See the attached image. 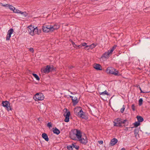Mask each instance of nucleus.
<instances>
[{"instance_id": "1", "label": "nucleus", "mask_w": 150, "mask_h": 150, "mask_svg": "<svg viewBox=\"0 0 150 150\" xmlns=\"http://www.w3.org/2000/svg\"><path fill=\"white\" fill-rule=\"evenodd\" d=\"M114 122L115 123L114 126L120 127L122 126L123 124L124 125H125L126 122L127 124L126 125H127L128 124V121L126 119L124 120L120 118H118L115 120Z\"/></svg>"}, {"instance_id": "2", "label": "nucleus", "mask_w": 150, "mask_h": 150, "mask_svg": "<svg viewBox=\"0 0 150 150\" xmlns=\"http://www.w3.org/2000/svg\"><path fill=\"white\" fill-rule=\"evenodd\" d=\"M106 72L107 73L113 74L116 76H120V74L118 71L112 67H108L107 68Z\"/></svg>"}, {"instance_id": "3", "label": "nucleus", "mask_w": 150, "mask_h": 150, "mask_svg": "<svg viewBox=\"0 0 150 150\" xmlns=\"http://www.w3.org/2000/svg\"><path fill=\"white\" fill-rule=\"evenodd\" d=\"M35 98L36 101L42 100L44 98V96L43 94L42 93H38L36 94L34 96V98Z\"/></svg>"}, {"instance_id": "4", "label": "nucleus", "mask_w": 150, "mask_h": 150, "mask_svg": "<svg viewBox=\"0 0 150 150\" xmlns=\"http://www.w3.org/2000/svg\"><path fill=\"white\" fill-rule=\"evenodd\" d=\"M2 104L3 107L6 108L8 111L12 110L11 106H10V104L9 101H3Z\"/></svg>"}, {"instance_id": "5", "label": "nucleus", "mask_w": 150, "mask_h": 150, "mask_svg": "<svg viewBox=\"0 0 150 150\" xmlns=\"http://www.w3.org/2000/svg\"><path fill=\"white\" fill-rule=\"evenodd\" d=\"M78 140L81 143L84 145H86L88 143L87 138L85 134L83 135Z\"/></svg>"}, {"instance_id": "6", "label": "nucleus", "mask_w": 150, "mask_h": 150, "mask_svg": "<svg viewBox=\"0 0 150 150\" xmlns=\"http://www.w3.org/2000/svg\"><path fill=\"white\" fill-rule=\"evenodd\" d=\"M42 29L43 32L46 33L52 32L50 25H44Z\"/></svg>"}, {"instance_id": "7", "label": "nucleus", "mask_w": 150, "mask_h": 150, "mask_svg": "<svg viewBox=\"0 0 150 150\" xmlns=\"http://www.w3.org/2000/svg\"><path fill=\"white\" fill-rule=\"evenodd\" d=\"M82 110L81 107H77L75 108L74 109V113L76 115L78 116V115H79V114L81 112Z\"/></svg>"}, {"instance_id": "8", "label": "nucleus", "mask_w": 150, "mask_h": 150, "mask_svg": "<svg viewBox=\"0 0 150 150\" xmlns=\"http://www.w3.org/2000/svg\"><path fill=\"white\" fill-rule=\"evenodd\" d=\"M78 116L82 119L86 120L88 119V116L85 115V112H83L82 110L81 112L79 114V115H78Z\"/></svg>"}, {"instance_id": "9", "label": "nucleus", "mask_w": 150, "mask_h": 150, "mask_svg": "<svg viewBox=\"0 0 150 150\" xmlns=\"http://www.w3.org/2000/svg\"><path fill=\"white\" fill-rule=\"evenodd\" d=\"M34 29V28L32 25L28 26L27 27V30L28 33L31 35H34L33 30Z\"/></svg>"}, {"instance_id": "10", "label": "nucleus", "mask_w": 150, "mask_h": 150, "mask_svg": "<svg viewBox=\"0 0 150 150\" xmlns=\"http://www.w3.org/2000/svg\"><path fill=\"white\" fill-rule=\"evenodd\" d=\"M50 65H47L46 66L45 68H43L41 69L42 72H43L45 73H48L50 72Z\"/></svg>"}, {"instance_id": "11", "label": "nucleus", "mask_w": 150, "mask_h": 150, "mask_svg": "<svg viewBox=\"0 0 150 150\" xmlns=\"http://www.w3.org/2000/svg\"><path fill=\"white\" fill-rule=\"evenodd\" d=\"M74 133L77 132V136H78V140L80 138H81L82 136L81 135V132L80 130L76 129L74 130Z\"/></svg>"}, {"instance_id": "12", "label": "nucleus", "mask_w": 150, "mask_h": 150, "mask_svg": "<svg viewBox=\"0 0 150 150\" xmlns=\"http://www.w3.org/2000/svg\"><path fill=\"white\" fill-rule=\"evenodd\" d=\"M50 26L52 32H53L54 30L59 29L60 27L59 25L56 24H55L53 25H51Z\"/></svg>"}, {"instance_id": "13", "label": "nucleus", "mask_w": 150, "mask_h": 150, "mask_svg": "<svg viewBox=\"0 0 150 150\" xmlns=\"http://www.w3.org/2000/svg\"><path fill=\"white\" fill-rule=\"evenodd\" d=\"M117 140L115 138L112 139L110 143V145L111 146H113L115 145L117 142Z\"/></svg>"}, {"instance_id": "14", "label": "nucleus", "mask_w": 150, "mask_h": 150, "mask_svg": "<svg viewBox=\"0 0 150 150\" xmlns=\"http://www.w3.org/2000/svg\"><path fill=\"white\" fill-rule=\"evenodd\" d=\"M33 32H34V35L35 34L39 35L41 33V30L40 29H38L37 27L34 28L33 30Z\"/></svg>"}, {"instance_id": "15", "label": "nucleus", "mask_w": 150, "mask_h": 150, "mask_svg": "<svg viewBox=\"0 0 150 150\" xmlns=\"http://www.w3.org/2000/svg\"><path fill=\"white\" fill-rule=\"evenodd\" d=\"M93 67L97 70H102L101 69V65L99 64H95Z\"/></svg>"}, {"instance_id": "16", "label": "nucleus", "mask_w": 150, "mask_h": 150, "mask_svg": "<svg viewBox=\"0 0 150 150\" xmlns=\"http://www.w3.org/2000/svg\"><path fill=\"white\" fill-rule=\"evenodd\" d=\"M70 137L73 140H77V138L75 137V134L74 133L73 131L70 133Z\"/></svg>"}, {"instance_id": "17", "label": "nucleus", "mask_w": 150, "mask_h": 150, "mask_svg": "<svg viewBox=\"0 0 150 150\" xmlns=\"http://www.w3.org/2000/svg\"><path fill=\"white\" fill-rule=\"evenodd\" d=\"M139 132V129L138 128H135L134 130V133L135 137L136 139H137L138 137H139V134L138 133Z\"/></svg>"}, {"instance_id": "18", "label": "nucleus", "mask_w": 150, "mask_h": 150, "mask_svg": "<svg viewBox=\"0 0 150 150\" xmlns=\"http://www.w3.org/2000/svg\"><path fill=\"white\" fill-rule=\"evenodd\" d=\"M42 137L47 142H48L49 139L47 134L45 133H43L42 135Z\"/></svg>"}, {"instance_id": "19", "label": "nucleus", "mask_w": 150, "mask_h": 150, "mask_svg": "<svg viewBox=\"0 0 150 150\" xmlns=\"http://www.w3.org/2000/svg\"><path fill=\"white\" fill-rule=\"evenodd\" d=\"M72 102L74 106L78 102L79 100H77V98L75 97L74 99H72Z\"/></svg>"}, {"instance_id": "20", "label": "nucleus", "mask_w": 150, "mask_h": 150, "mask_svg": "<svg viewBox=\"0 0 150 150\" xmlns=\"http://www.w3.org/2000/svg\"><path fill=\"white\" fill-rule=\"evenodd\" d=\"M53 132L54 134H55L57 135L59 134L60 133L59 130L56 127H55L53 130Z\"/></svg>"}, {"instance_id": "21", "label": "nucleus", "mask_w": 150, "mask_h": 150, "mask_svg": "<svg viewBox=\"0 0 150 150\" xmlns=\"http://www.w3.org/2000/svg\"><path fill=\"white\" fill-rule=\"evenodd\" d=\"M136 117L138 121L140 123L143 122L144 120L143 118L141 116H137Z\"/></svg>"}, {"instance_id": "22", "label": "nucleus", "mask_w": 150, "mask_h": 150, "mask_svg": "<svg viewBox=\"0 0 150 150\" xmlns=\"http://www.w3.org/2000/svg\"><path fill=\"white\" fill-rule=\"evenodd\" d=\"M109 54V53H108L107 52H105L102 55L101 57V58H108V57L110 55Z\"/></svg>"}, {"instance_id": "23", "label": "nucleus", "mask_w": 150, "mask_h": 150, "mask_svg": "<svg viewBox=\"0 0 150 150\" xmlns=\"http://www.w3.org/2000/svg\"><path fill=\"white\" fill-rule=\"evenodd\" d=\"M50 72H52L55 70L56 68L54 67L52 65H50Z\"/></svg>"}, {"instance_id": "24", "label": "nucleus", "mask_w": 150, "mask_h": 150, "mask_svg": "<svg viewBox=\"0 0 150 150\" xmlns=\"http://www.w3.org/2000/svg\"><path fill=\"white\" fill-rule=\"evenodd\" d=\"M33 76L37 80L39 81L40 80V78L36 74L33 73L32 74Z\"/></svg>"}, {"instance_id": "25", "label": "nucleus", "mask_w": 150, "mask_h": 150, "mask_svg": "<svg viewBox=\"0 0 150 150\" xmlns=\"http://www.w3.org/2000/svg\"><path fill=\"white\" fill-rule=\"evenodd\" d=\"M73 147L75 148L76 150H78L79 148V146L75 145L74 143H72Z\"/></svg>"}, {"instance_id": "26", "label": "nucleus", "mask_w": 150, "mask_h": 150, "mask_svg": "<svg viewBox=\"0 0 150 150\" xmlns=\"http://www.w3.org/2000/svg\"><path fill=\"white\" fill-rule=\"evenodd\" d=\"M140 125V123L139 122H136L134 123V127H137Z\"/></svg>"}, {"instance_id": "27", "label": "nucleus", "mask_w": 150, "mask_h": 150, "mask_svg": "<svg viewBox=\"0 0 150 150\" xmlns=\"http://www.w3.org/2000/svg\"><path fill=\"white\" fill-rule=\"evenodd\" d=\"M69 41L71 42L72 43V44L73 46V47L76 48H76V45L75 43L71 39H70L69 40Z\"/></svg>"}, {"instance_id": "28", "label": "nucleus", "mask_w": 150, "mask_h": 150, "mask_svg": "<svg viewBox=\"0 0 150 150\" xmlns=\"http://www.w3.org/2000/svg\"><path fill=\"white\" fill-rule=\"evenodd\" d=\"M13 12L14 13H21V11L18 10V9H16L15 8V9H14Z\"/></svg>"}, {"instance_id": "29", "label": "nucleus", "mask_w": 150, "mask_h": 150, "mask_svg": "<svg viewBox=\"0 0 150 150\" xmlns=\"http://www.w3.org/2000/svg\"><path fill=\"white\" fill-rule=\"evenodd\" d=\"M73 147L72 144L71 145L67 146V149L68 150H72Z\"/></svg>"}, {"instance_id": "30", "label": "nucleus", "mask_w": 150, "mask_h": 150, "mask_svg": "<svg viewBox=\"0 0 150 150\" xmlns=\"http://www.w3.org/2000/svg\"><path fill=\"white\" fill-rule=\"evenodd\" d=\"M13 32V29L11 28L9 30L8 32V34H9L11 35Z\"/></svg>"}, {"instance_id": "31", "label": "nucleus", "mask_w": 150, "mask_h": 150, "mask_svg": "<svg viewBox=\"0 0 150 150\" xmlns=\"http://www.w3.org/2000/svg\"><path fill=\"white\" fill-rule=\"evenodd\" d=\"M21 14L22 15L25 17H26L28 15V13H26V12L25 11L23 12H22L21 11Z\"/></svg>"}, {"instance_id": "32", "label": "nucleus", "mask_w": 150, "mask_h": 150, "mask_svg": "<svg viewBox=\"0 0 150 150\" xmlns=\"http://www.w3.org/2000/svg\"><path fill=\"white\" fill-rule=\"evenodd\" d=\"M143 100L142 98H140L139 100V105H141L142 104Z\"/></svg>"}, {"instance_id": "33", "label": "nucleus", "mask_w": 150, "mask_h": 150, "mask_svg": "<svg viewBox=\"0 0 150 150\" xmlns=\"http://www.w3.org/2000/svg\"><path fill=\"white\" fill-rule=\"evenodd\" d=\"M99 93L100 95H102V94H103V95H109L108 93V92H107L106 91H104L103 92L101 93Z\"/></svg>"}, {"instance_id": "34", "label": "nucleus", "mask_w": 150, "mask_h": 150, "mask_svg": "<svg viewBox=\"0 0 150 150\" xmlns=\"http://www.w3.org/2000/svg\"><path fill=\"white\" fill-rule=\"evenodd\" d=\"M8 8L11 10L13 11H14V9H15V8L14 6H12V5H9V6L8 7Z\"/></svg>"}, {"instance_id": "35", "label": "nucleus", "mask_w": 150, "mask_h": 150, "mask_svg": "<svg viewBox=\"0 0 150 150\" xmlns=\"http://www.w3.org/2000/svg\"><path fill=\"white\" fill-rule=\"evenodd\" d=\"M96 46V45L94 44H92L91 45H89V49H93V48L95 47Z\"/></svg>"}, {"instance_id": "36", "label": "nucleus", "mask_w": 150, "mask_h": 150, "mask_svg": "<svg viewBox=\"0 0 150 150\" xmlns=\"http://www.w3.org/2000/svg\"><path fill=\"white\" fill-rule=\"evenodd\" d=\"M11 35L10 34H7L6 37V40H9L10 39L11 37Z\"/></svg>"}, {"instance_id": "37", "label": "nucleus", "mask_w": 150, "mask_h": 150, "mask_svg": "<svg viewBox=\"0 0 150 150\" xmlns=\"http://www.w3.org/2000/svg\"><path fill=\"white\" fill-rule=\"evenodd\" d=\"M65 117V118L64 120V121L66 122H68L69 121V117Z\"/></svg>"}, {"instance_id": "38", "label": "nucleus", "mask_w": 150, "mask_h": 150, "mask_svg": "<svg viewBox=\"0 0 150 150\" xmlns=\"http://www.w3.org/2000/svg\"><path fill=\"white\" fill-rule=\"evenodd\" d=\"M47 126L50 128L52 127V124L51 122H49L47 124Z\"/></svg>"}, {"instance_id": "39", "label": "nucleus", "mask_w": 150, "mask_h": 150, "mask_svg": "<svg viewBox=\"0 0 150 150\" xmlns=\"http://www.w3.org/2000/svg\"><path fill=\"white\" fill-rule=\"evenodd\" d=\"M125 105H124L123 106V107L120 109V111L122 113L124 110H125Z\"/></svg>"}, {"instance_id": "40", "label": "nucleus", "mask_w": 150, "mask_h": 150, "mask_svg": "<svg viewBox=\"0 0 150 150\" xmlns=\"http://www.w3.org/2000/svg\"><path fill=\"white\" fill-rule=\"evenodd\" d=\"M64 115L65 116L69 117V116L70 115V112L69 111L68 112H67L66 113V114L65 115Z\"/></svg>"}, {"instance_id": "41", "label": "nucleus", "mask_w": 150, "mask_h": 150, "mask_svg": "<svg viewBox=\"0 0 150 150\" xmlns=\"http://www.w3.org/2000/svg\"><path fill=\"white\" fill-rule=\"evenodd\" d=\"M113 51L111 49V50H108V52H108V53H109V54L110 55V54H112Z\"/></svg>"}, {"instance_id": "42", "label": "nucleus", "mask_w": 150, "mask_h": 150, "mask_svg": "<svg viewBox=\"0 0 150 150\" xmlns=\"http://www.w3.org/2000/svg\"><path fill=\"white\" fill-rule=\"evenodd\" d=\"M132 109L133 111L135 110V106L134 104H133L132 105Z\"/></svg>"}, {"instance_id": "43", "label": "nucleus", "mask_w": 150, "mask_h": 150, "mask_svg": "<svg viewBox=\"0 0 150 150\" xmlns=\"http://www.w3.org/2000/svg\"><path fill=\"white\" fill-rule=\"evenodd\" d=\"M117 46L116 45H114V46L111 48V49L113 51L116 48Z\"/></svg>"}, {"instance_id": "44", "label": "nucleus", "mask_w": 150, "mask_h": 150, "mask_svg": "<svg viewBox=\"0 0 150 150\" xmlns=\"http://www.w3.org/2000/svg\"><path fill=\"white\" fill-rule=\"evenodd\" d=\"M83 47V46H82V44H81V45H76V47H77L76 48H82V47Z\"/></svg>"}, {"instance_id": "45", "label": "nucleus", "mask_w": 150, "mask_h": 150, "mask_svg": "<svg viewBox=\"0 0 150 150\" xmlns=\"http://www.w3.org/2000/svg\"><path fill=\"white\" fill-rule=\"evenodd\" d=\"M85 48L86 50H89V45H86L85 47Z\"/></svg>"}, {"instance_id": "46", "label": "nucleus", "mask_w": 150, "mask_h": 150, "mask_svg": "<svg viewBox=\"0 0 150 150\" xmlns=\"http://www.w3.org/2000/svg\"><path fill=\"white\" fill-rule=\"evenodd\" d=\"M29 50L30 52H33L34 51L33 49L32 48H30L29 49Z\"/></svg>"}, {"instance_id": "47", "label": "nucleus", "mask_w": 150, "mask_h": 150, "mask_svg": "<svg viewBox=\"0 0 150 150\" xmlns=\"http://www.w3.org/2000/svg\"><path fill=\"white\" fill-rule=\"evenodd\" d=\"M98 143L99 144H103V142L102 140L98 141Z\"/></svg>"}, {"instance_id": "48", "label": "nucleus", "mask_w": 150, "mask_h": 150, "mask_svg": "<svg viewBox=\"0 0 150 150\" xmlns=\"http://www.w3.org/2000/svg\"><path fill=\"white\" fill-rule=\"evenodd\" d=\"M81 44L83 46H86V45H87V43L85 42L82 43Z\"/></svg>"}, {"instance_id": "49", "label": "nucleus", "mask_w": 150, "mask_h": 150, "mask_svg": "<svg viewBox=\"0 0 150 150\" xmlns=\"http://www.w3.org/2000/svg\"><path fill=\"white\" fill-rule=\"evenodd\" d=\"M139 89L140 91V93H146L147 92H145L143 91L140 87L139 88Z\"/></svg>"}, {"instance_id": "50", "label": "nucleus", "mask_w": 150, "mask_h": 150, "mask_svg": "<svg viewBox=\"0 0 150 150\" xmlns=\"http://www.w3.org/2000/svg\"><path fill=\"white\" fill-rule=\"evenodd\" d=\"M73 131L74 132V130H73ZM74 134H75V137H76V138H77V140H78V136H77V132H75V133L74 132Z\"/></svg>"}, {"instance_id": "51", "label": "nucleus", "mask_w": 150, "mask_h": 150, "mask_svg": "<svg viewBox=\"0 0 150 150\" xmlns=\"http://www.w3.org/2000/svg\"><path fill=\"white\" fill-rule=\"evenodd\" d=\"M9 5H10L9 4H7L6 5H4V6L6 7H8H8H9Z\"/></svg>"}, {"instance_id": "52", "label": "nucleus", "mask_w": 150, "mask_h": 150, "mask_svg": "<svg viewBox=\"0 0 150 150\" xmlns=\"http://www.w3.org/2000/svg\"><path fill=\"white\" fill-rule=\"evenodd\" d=\"M136 87L138 88H140V86L139 85H137V86H136Z\"/></svg>"}, {"instance_id": "53", "label": "nucleus", "mask_w": 150, "mask_h": 150, "mask_svg": "<svg viewBox=\"0 0 150 150\" xmlns=\"http://www.w3.org/2000/svg\"><path fill=\"white\" fill-rule=\"evenodd\" d=\"M70 97L71 98V100H72V99H74L73 98V97L71 96H70Z\"/></svg>"}, {"instance_id": "54", "label": "nucleus", "mask_w": 150, "mask_h": 150, "mask_svg": "<svg viewBox=\"0 0 150 150\" xmlns=\"http://www.w3.org/2000/svg\"><path fill=\"white\" fill-rule=\"evenodd\" d=\"M121 150H126L124 148H122Z\"/></svg>"}, {"instance_id": "55", "label": "nucleus", "mask_w": 150, "mask_h": 150, "mask_svg": "<svg viewBox=\"0 0 150 150\" xmlns=\"http://www.w3.org/2000/svg\"><path fill=\"white\" fill-rule=\"evenodd\" d=\"M73 68V66H71L70 67V69H71Z\"/></svg>"}, {"instance_id": "56", "label": "nucleus", "mask_w": 150, "mask_h": 150, "mask_svg": "<svg viewBox=\"0 0 150 150\" xmlns=\"http://www.w3.org/2000/svg\"><path fill=\"white\" fill-rule=\"evenodd\" d=\"M128 127H126V129H125V130H128Z\"/></svg>"}, {"instance_id": "57", "label": "nucleus", "mask_w": 150, "mask_h": 150, "mask_svg": "<svg viewBox=\"0 0 150 150\" xmlns=\"http://www.w3.org/2000/svg\"><path fill=\"white\" fill-rule=\"evenodd\" d=\"M71 94H73L72 93V92H71Z\"/></svg>"}, {"instance_id": "58", "label": "nucleus", "mask_w": 150, "mask_h": 150, "mask_svg": "<svg viewBox=\"0 0 150 150\" xmlns=\"http://www.w3.org/2000/svg\"><path fill=\"white\" fill-rule=\"evenodd\" d=\"M2 6H4V5H3Z\"/></svg>"}]
</instances>
